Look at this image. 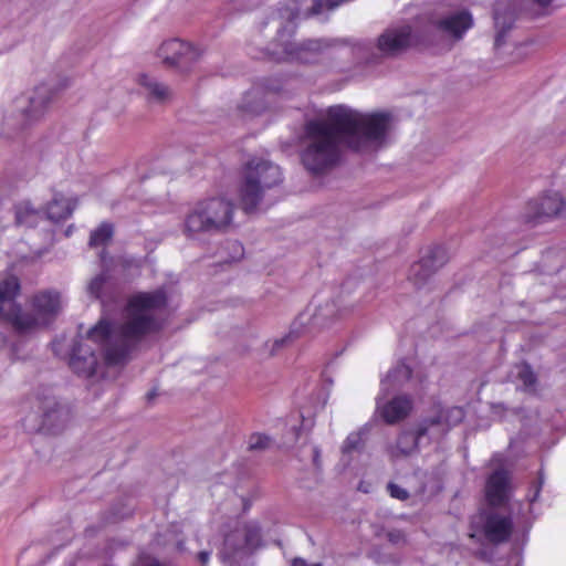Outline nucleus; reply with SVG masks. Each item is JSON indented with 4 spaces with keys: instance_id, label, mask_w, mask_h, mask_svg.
Masks as SVG:
<instances>
[{
    "instance_id": "f257e3e1",
    "label": "nucleus",
    "mask_w": 566,
    "mask_h": 566,
    "mask_svg": "<svg viewBox=\"0 0 566 566\" xmlns=\"http://www.w3.org/2000/svg\"><path fill=\"white\" fill-rule=\"evenodd\" d=\"M167 293L160 287L153 292L133 295L127 303V321L117 331L104 318L93 326L85 337L77 335L67 342L64 335L52 343L55 356L67 359L73 373L83 378L93 377L103 354L106 365L116 366L127 361L133 342L160 328L157 314L167 306Z\"/></svg>"
},
{
    "instance_id": "f03ea898",
    "label": "nucleus",
    "mask_w": 566,
    "mask_h": 566,
    "mask_svg": "<svg viewBox=\"0 0 566 566\" xmlns=\"http://www.w3.org/2000/svg\"><path fill=\"white\" fill-rule=\"evenodd\" d=\"M390 122L387 112L363 113L347 105L331 106L325 118L305 124L307 144L301 154L302 163L311 174L319 175L339 161L343 147L365 151L382 145Z\"/></svg>"
},
{
    "instance_id": "7ed1b4c3",
    "label": "nucleus",
    "mask_w": 566,
    "mask_h": 566,
    "mask_svg": "<svg viewBox=\"0 0 566 566\" xmlns=\"http://www.w3.org/2000/svg\"><path fill=\"white\" fill-rule=\"evenodd\" d=\"M301 8L297 0H285L277 8L280 25L277 28V38L273 46L268 48V55L276 62H295L311 64L317 62L326 49L337 44L350 45L352 53L358 63L373 62L379 56H392L411 45L418 44L423 40L418 39L411 30V27L403 24L400 27L388 28L379 35L377 43L370 40L352 41L310 39L302 42L290 41L294 33V21L300 18Z\"/></svg>"
},
{
    "instance_id": "20e7f679",
    "label": "nucleus",
    "mask_w": 566,
    "mask_h": 566,
    "mask_svg": "<svg viewBox=\"0 0 566 566\" xmlns=\"http://www.w3.org/2000/svg\"><path fill=\"white\" fill-rule=\"evenodd\" d=\"M282 180V171L277 165L260 158L248 161L239 187L240 205L244 212H253L262 200L264 191L277 186Z\"/></svg>"
},
{
    "instance_id": "39448f33",
    "label": "nucleus",
    "mask_w": 566,
    "mask_h": 566,
    "mask_svg": "<svg viewBox=\"0 0 566 566\" xmlns=\"http://www.w3.org/2000/svg\"><path fill=\"white\" fill-rule=\"evenodd\" d=\"M233 218V205L224 198H210L200 201L186 217L185 231L189 237L200 232L220 231Z\"/></svg>"
},
{
    "instance_id": "423d86ee",
    "label": "nucleus",
    "mask_w": 566,
    "mask_h": 566,
    "mask_svg": "<svg viewBox=\"0 0 566 566\" xmlns=\"http://www.w3.org/2000/svg\"><path fill=\"white\" fill-rule=\"evenodd\" d=\"M20 293L19 279L10 273H0V314L19 334L29 333L36 319L31 313L24 312L15 302Z\"/></svg>"
},
{
    "instance_id": "0eeeda50",
    "label": "nucleus",
    "mask_w": 566,
    "mask_h": 566,
    "mask_svg": "<svg viewBox=\"0 0 566 566\" xmlns=\"http://www.w3.org/2000/svg\"><path fill=\"white\" fill-rule=\"evenodd\" d=\"M232 527L224 534L220 557L224 563L232 564L239 558L251 554L261 544V528L256 522H232Z\"/></svg>"
},
{
    "instance_id": "6e6552de",
    "label": "nucleus",
    "mask_w": 566,
    "mask_h": 566,
    "mask_svg": "<svg viewBox=\"0 0 566 566\" xmlns=\"http://www.w3.org/2000/svg\"><path fill=\"white\" fill-rule=\"evenodd\" d=\"M340 315L334 301L326 303L324 306H315L311 315L302 313L292 323L290 332L285 336L264 344L265 348H269V356L275 355L281 348L300 337L306 324L311 323L312 326H324L329 319Z\"/></svg>"
},
{
    "instance_id": "1a4fd4ad",
    "label": "nucleus",
    "mask_w": 566,
    "mask_h": 566,
    "mask_svg": "<svg viewBox=\"0 0 566 566\" xmlns=\"http://www.w3.org/2000/svg\"><path fill=\"white\" fill-rule=\"evenodd\" d=\"M431 427L424 423L423 419L418 423L416 430L402 431L395 443L387 446V453L392 461L406 458L415 453L420 446L429 444L434 440L432 434H439L443 429Z\"/></svg>"
},
{
    "instance_id": "9d476101",
    "label": "nucleus",
    "mask_w": 566,
    "mask_h": 566,
    "mask_svg": "<svg viewBox=\"0 0 566 566\" xmlns=\"http://www.w3.org/2000/svg\"><path fill=\"white\" fill-rule=\"evenodd\" d=\"M157 54L165 65L181 73H187L199 61L202 51L191 43L179 39H170L160 44Z\"/></svg>"
},
{
    "instance_id": "9b49d317",
    "label": "nucleus",
    "mask_w": 566,
    "mask_h": 566,
    "mask_svg": "<svg viewBox=\"0 0 566 566\" xmlns=\"http://www.w3.org/2000/svg\"><path fill=\"white\" fill-rule=\"evenodd\" d=\"M283 90V83L279 78H262L242 97L239 112L243 117H253L262 114L268 108L269 97Z\"/></svg>"
},
{
    "instance_id": "f8f14e48",
    "label": "nucleus",
    "mask_w": 566,
    "mask_h": 566,
    "mask_svg": "<svg viewBox=\"0 0 566 566\" xmlns=\"http://www.w3.org/2000/svg\"><path fill=\"white\" fill-rule=\"evenodd\" d=\"M566 217L565 198L559 192L548 190L541 197L528 201L524 219L530 223H537L545 219Z\"/></svg>"
},
{
    "instance_id": "ddd939ff",
    "label": "nucleus",
    "mask_w": 566,
    "mask_h": 566,
    "mask_svg": "<svg viewBox=\"0 0 566 566\" xmlns=\"http://www.w3.org/2000/svg\"><path fill=\"white\" fill-rule=\"evenodd\" d=\"M448 261L447 250L442 245L428 248L421 259L410 266L408 280L416 286L424 285L432 274Z\"/></svg>"
},
{
    "instance_id": "4468645a",
    "label": "nucleus",
    "mask_w": 566,
    "mask_h": 566,
    "mask_svg": "<svg viewBox=\"0 0 566 566\" xmlns=\"http://www.w3.org/2000/svg\"><path fill=\"white\" fill-rule=\"evenodd\" d=\"M388 392L389 391L379 392L376 398V406L377 411L380 413L384 421L392 424L405 419L409 415L412 408V402L408 396H397L390 401L384 402Z\"/></svg>"
},
{
    "instance_id": "2eb2a0df",
    "label": "nucleus",
    "mask_w": 566,
    "mask_h": 566,
    "mask_svg": "<svg viewBox=\"0 0 566 566\" xmlns=\"http://www.w3.org/2000/svg\"><path fill=\"white\" fill-rule=\"evenodd\" d=\"M483 534L485 538L493 544H501L511 537L513 531V521L510 516L489 512L483 516Z\"/></svg>"
},
{
    "instance_id": "dca6fc26",
    "label": "nucleus",
    "mask_w": 566,
    "mask_h": 566,
    "mask_svg": "<svg viewBox=\"0 0 566 566\" xmlns=\"http://www.w3.org/2000/svg\"><path fill=\"white\" fill-rule=\"evenodd\" d=\"M32 306L35 314H31L36 319V325L32 332L40 325H46L61 310V298L57 292L43 291L34 295Z\"/></svg>"
},
{
    "instance_id": "f3484780",
    "label": "nucleus",
    "mask_w": 566,
    "mask_h": 566,
    "mask_svg": "<svg viewBox=\"0 0 566 566\" xmlns=\"http://www.w3.org/2000/svg\"><path fill=\"white\" fill-rule=\"evenodd\" d=\"M510 473L505 469L492 472L485 484V497L491 506L503 505L509 499Z\"/></svg>"
},
{
    "instance_id": "a211bd4d",
    "label": "nucleus",
    "mask_w": 566,
    "mask_h": 566,
    "mask_svg": "<svg viewBox=\"0 0 566 566\" xmlns=\"http://www.w3.org/2000/svg\"><path fill=\"white\" fill-rule=\"evenodd\" d=\"M472 25L473 19L468 11L455 12L443 19L431 22V27L436 31L452 36L455 40L462 39L464 33L471 29Z\"/></svg>"
},
{
    "instance_id": "6ab92c4d",
    "label": "nucleus",
    "mask_w": 566,
    "mask_h": 566,
    "mask_svg": "<svg viewBox=\"0 0 566 566\" xmlns=\"http://www.w3.org/2000/svg\"><path fill=\"white\" fill-rule=\"evenodd\" d=\"M51 98V90L48 85L42 84L38 86L28 97V107L23 108L20 114L22 117L23 126H28L38 120L44 114V111Z\"/></svg>"
},
{
    "instance_id": "aec40b11",
    "label": "nucleus",
    "mask_w": 566,
    "mask_h": 566,
    "mask_svg": "<svg viewBox=\"0 0 566 566\" xmlns=\"http://www.w3.org/2000/svg\"><path fill=\"white\" fill-rule=\"evenodd\" d=\"M464 418V410L461 407H450L447 409H440L436 415L431 417L423 418L424 423L431 427H438V429H443L439 434H432L436 441L442 439L449 430L460 423Z\"/></svg>"
},
{
    "instance_id": "412c9836",
    "label": "nucleus",
    "mask_w": 566,
    "mask_h": 566,
    "mask_svg": "<svg viewBox=\"0 0 566 566\" xmlns=\"http://www.w3.org/2000/svg\"><path fill=\"white\" fill-rule=\"evenodd\" d=\"M87 293L92 298L101 301L103 306L114 301V283L107 272H102L91 280Z\"/></svg>"
},
{
    "instance_id": "4be33fe9",
    "label": "nucleus",
    "mask_w": 566,
    "mask_h": 566,
    "mask_svg": "<svg viewBox=\"0 0 566 566\" xmlns=\"http://www.w3.org/2000/svg\"><path fill=\"white\" fill-rule=\"evenodd\" d=\"M494 24L496 35L494 41L495 50L499 51L505 43V34L510 31L515 22L516 12L513 9H503L502 3H496L494 7Z\"/></svg>"
},
{
    "instance_id": "5701e85b",
    "label": "nucleus",
    "mask_w": 566,
    "mask_h": 566,
    "mask_svg": "<svg viewBox=\"0 0 566 566\" xmlns=\"http://www.w3.org/2000/svg\"><path fill=\"white\" fill-rule=\"evenodd\" d=\"M140 86L144 88V93L150 103H165L170 99V88L159 82L156 77L148 74H140L138 77Z\"/></svg>"
},
{
    "instance_id": "b1692460",
    "label": "nucleus",
    "mask_w": 566,
    "mask_h": 566,
    "mask_svg": "<svg viewBox=\"0 0 566 566\" xmlns=\"http://www.w3.org/2000/svg\"><path fill=\"white\" fill-rule=\"evenodd\" d=\"M76 205V200L66 198L62 193H54L48 203L45 216L53 222H60L69 218Z\"/></svg>"
},
{
    "instance_id": "393cba45",
    "label": "nucleus",
    "mask_w": 566,
    "mask_h": 566,
    "mask_svg": "<svg viewBox=\"0 0 566 566\" xmlns=\"http://www.w3.org/2000/svg\"><path fill=\"white\" fill-rule=\"evenodd\" d=\"M411 367L407 365L405 360L399 361L388 371L386 377L381 379V392L400 388L411 378Z\"/></svg>"
},
{
    "instance_id": "a878e982",
    "label": "nucleus",
    "mask_w": 566,
    "mask_h": 566,
    "mask_svg": "<svg viewBox=\"0 0 566 566\" xmlns=\"http://www.w3.org/2000/svg\"><path fill=\"white\" fill-rule=\"evenodd\" d=\"M15 220L20 226L35 227L42 218V211L35 209L31 202L22 201L15 206Z\"/></svg>"
},
{
    "instance_id": "bb28decb",
    "label": "nucleus",
    "mask_w": 566,
    "mask_h": 566,
    "mask_svg": "<svg viewBox=\"0 0 566 566\" xmlns=\"http://www.w3.org/2000/svg\"><path fill=\"white\" fill-rule=\"evenodd\" d=\"M369 432V426L364 424L360 427L357 431L350 432L347 438L345 439L342 452L343 455L350 454L354 451H361L365 444V439Z\"/></svg>"
},
{
    "instance_id": "cd10ccee",
    "label": "nucleus",
    "mask_w": 566,
    "mask_h": 566,
    "mask_svg": "<svg viewBox=\"0 0 566 566\" xmlns=\"http://www.w3.org/2000/svg\"><path fill=\"white\" fill-rule=\"evenodd\" d=\"M36 415L41 418L42 427H50L52 424L51 419L60 412L57 402L53 397H44L38 399Z\"/></svg>"
},
{
    "instance_id": "c85d7f7f",
    "label": "nucleus",
    "mask_w": 566,
    "mask_h": 566,
    "mask_svg": "<svg viewBox=\"0 0 566 566\" xmlns=\"http://www.w3.org/2000/svg\"><path fill=\"white\" fill-rule=\"evenodd\" d=\"M515 376L516 379L521 382V387L524 390H533L536 384V375L533 371L532 367L526 364H518L515 366Z\"/></svg>"
},
{
    "instance_id": "c756f323",
    "label": "nucleus",
    "mask_w": 566,
    "mask_h": 566,
    "mask_svg": "<svg viewBox=\"0 0 566 566\" xmlns=\"http://www.w3.org/2000/svg\"><path fill=\"white\" fill-rule=\"evenodd\" d=\"M112 235L113 226L111 223L104 222L97 229L92 231L88 243L91 247L104 245L107 241L111 240Z\"/></svg>"
},
{
    "instance_id": "7c9ffc66",
    "label": "nucleus",
    "mask_w": 566,
    "mask_h": 566,
    "mask_svg": "<svg viewBox=\"0 0 566 566\" xmlns=\"http://www.w3.org/2000/svg\"><path fill=\"white\" fill-rule=\"evenodd\" d=\"M248 450L250 451H263L271 444V438L264 433H252L248 439Z\"/></svg>"
},
{
    "instance_id": "2f4dec72",
    "label": "nucleus",
    "mask_w": 566,
    "mask_h": 566,
    "mask_svg": "<svg viewBox=\"0 0 566 566\" xmlns=\"http://www.w3.org/2000/svg\"><path fill=\"white\" fill-rule=\"evenodd\" d=\"M223 249L229 251L226 262L239 261L244 254L243 245L237 240L227 241Z\"/></svg>"
},
{
    "instance_id": "473e14b6",
    "label": "nucleus",
    "mask_w": 566,
    "mask_h": 566,
    "mask_svg": "<svg viewBox=\"0 0 566 566\" xmlns=\"http://www.w3.org/2000/svg\"><path fill=\"white\" fill-rule=\"evenodd\" d=\"M387 490L391 497L405 501L409 497V492L396 483H388Z\"/></svg>"
},
{
    "instance_id": "72a5a7b5",
    "label": "nucleus",
    "mask_w": 566,
    "mask_h": 566,
    "mask_svg": "<svg viewBox=\"0 0 566 566\" xmlns=\"http://www.w3.org/2000/svg\"><path fill=\"white\" fill-rule=\"evenodd\" d=\"M544 484V476L542 473H539L537 481L530 488L527 499L530 504H533L539 496V493L542 491Z\"/></svg>"
},
{
    "instance_id": "f704fd0d",
    "label": "nucleus",
    "mask_w": 566,
    "mask_h": 566,
    "mask_svg": "<svg viewBox=\"0 0 566 566\" xmlns=\"http://www.w3.org/2000/svg\"><path fill=\"white\" fill-rule=\"evenodd\" d=\"M387 539L394 545H400L406 542L403 532L400 530H391L387 532Z\"/></svg>"
},
{
    "instance_id": "c9c22d12",
    "label": "nucleus",
    "mask_w": 566,
    "mask_h": 566,
    "mask_svg": "<svg viewBox=\"0 0 566 566\" xmlns=\"http://www.w3.org/2000/svg\"><path fill=\"white\" fill-rule=\"evenodd\" d=\"M311 452H312L313 464L315 465V468H319L321 467V449L317 446H312Z\"/></svg>"
},
{
    "instance_id": "e433bc0d",
    "label": "nucleus",
    "mask_w": 566,
    "mask_h": 566,
    "mask_svg": "<svg viewBox=\"0 0 566 566\" xmlns=\"http://www.w3.org/2000/svg\"><path fill=\"white\" fill-rule=\"evenodd\" d=\"M135 566H164L156 559L139 558Z\"/></svg>"
},
{
    "instance_id": "4c0bfd02",
    "label": "nucleus",
    "mask_w": 566,
    "mask_h": 566,
    "mask_svg": "<svg viewBox=\"0 0 566 566\" xmlns=\"http://www.w3.org/2000/svg\"><path fill=\"white\" fill-rule=\"evenodd\" d=\"M211 556V552L209 551H202L198 554V559L201 563V565H207Z\"/></svg>"
},
{
    "instance_id": "58836bf2",
    "label": "nucleus",
    "mask_w": 566,
    "mask_h": 566,
    "mask_svg": "<svg viewBox=\"0 0 566 566\" xmlns=\"http://www.w3.org/2000/svg\"><path fill=\"white\" fill-rule=\"evenodd\" d=\"M292 566H311L304 558L302 557H295L293 558Z\"/></svg>"
},
{
    "instance_id": "ea45409f",
    "label": "nucleus",
    "mask_w": 566,
    "mask_h": 566,
    "mask_svg": "<svg viewBox=\"0 0 566 566\" xmlns=\"http://www.w3.org/2000/svg\"><path fill=\"white\" fill-rule=\"evenodd\" d=\"M524 50H525L524 45H518L515 48V53H516L517 60H521L523 57Z\"/></svg>"
},
{
    "instance_id": "a19ab883",
    "label": "nucleus",
    "mask_w": 566,
    "mask_h": 566,
    "mask_svg": "<svg viewBox=\"0 0 566 566\" xmlns=\"http://www.w3.org/2000/svg\"><path fill=\"white\" fill-rule=\"evenodd\" d=\"M10 355H11L12 359L19 358L15 346L13 344L10 345Z\"/></svg>"
},
{
    "instance_id": "79ce46f5",
    "label": "nucleus",
    "mask_w": 566,
    "mask_h": 566,
    "mask_svg": "<svg viewBox=\"0 0 566 566\" xmlns=\"http://www.w3.org/2000/svg\"><path fill=\"white\" fill-rule=\"evenodd\" d=\"M541 7H547L551 4L552 0H534Z\"/></svg>"
},
{
    "instance_id": "37998d69",
    "label": "nucleus",
    "mask_w": 566,
    "mask_h": 566,
    "mask_svg": "<svg viewBox=\"0 0 566 566\" xmlns=\"http://www.w3.org/2000/svg\"><path fill=\"white\" fill-rule=\"evenodd\" d=\"M6 345H7V338L2 333H0V348H2Z\"/></svg>"
},
{
    "instance_id": "c03bdc74",
    "label": "nucleus",
    "mask_w": 566,
    "mask_h": 566,
    "mask_svg": "<svg viewBox=\"0 0 566 566\" xmlns=\"http://www.w3.org/2000/svg\"><path fill=\"white\" fill-rule=\"evenodd\" d=\"M155 396H156L155 391H150V392H148V395H147V399H148V400H151Z\"/></svg>"
},
{
    "instance_id": "a18cd8bd",
    "label": "nucleus",
    "mask_w": 566,
    "mask_h": 566,
    "mask_svg": "<svg viewBox=\"0 0 566 566\" xmlns=\"http://www.w3.org/2000/svg\"><path fill=\"white\" fill-rule=\"evenodd\" d=\"M250 507V504L243 500V511H248Z\"/></svg>"
},
{
    "instance_id": "49530a36",
    "label": "nucleus",
    "mask_w": 566,
    "mask_h": 566,
    "mask_svg": "<svg viewBox=\"0 0 566 566\" xmlns=\"http://www.w3.org/2000/svg\"><path fill=\"white\" fill-rule=\"evenodd\" d=\"M178 548L179 551H182V542H178Z\"/></svg>"
},
{
    "instance_id": "de8ad7c7",
    "label": "nucleus",
    "mask_w": 566,
    "mask_h": 566,
    "mask_svg": "<svg viewBox=\"0 0 566 566\" xmlns=\"http://www.w3.org/2000/svg\"><path fill=\"white\" fill-rule=\"evenodd\" d=\"M311 566H324V565L321 563H315V564H311Z\"/></svg>"
},
{
    "instance_id": "09e8293b",
    "label": "nucleus",
    "mask_w": 566,
    "mask_h": 566,
    "mask_svg": "<svg viewBox=\"0 0 566 566\" xmlns=\"http://www.w3.org/2000/svg\"><path fill=\"white\" fill-rule=\"evenodd\" d=\"M4 125H6V126H9V125H11V122H10V119H7V120H6V123H4Z\"/></svg>"
}]
</instances>
